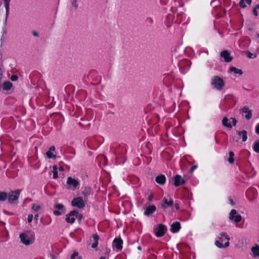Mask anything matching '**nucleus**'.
<instances>
[{
	"label": "nucleus",
	"instance_id": "nucleus-23",
	"mask_svg": "<svg viewBox=\"0 0 259 259\" xmlns=\"http://www.w3.org/2000/svg\"><path fill=\"white\" fill-rule=\"evenodd\" d=\"M156 182L159 184H161V185L164 184L165 182V176L164 175H160V176H157L156 178Z\"/></svg>",
	"mask_w": 259,
	"mask_h": 259
},
{
	"label": "nucleus",
	"instance_id": "nucleus-31",
	"mask_svg": "<svg viewBox=\"0 0 259 259\" xmlns=\"http://www.w3.org/2000/svg\"><path fill=\"white\" fill-rule=\"evenodd\" d=\"M71 259H81V257L79 255L77 252H74L71 256Z\"/></svg>",
	"mask_w": 259,
	"mask_h": 259
},
{
	"label": "nucleus",
	"instance_id": "nucleus-42",
	"mask_svg": "<svg viewBox=\"0 0 259 259\" xmlns=\"http://www.w3.org/2000/svg\"><path fill=\"white\" fill-rule=\"evenodd\" d=\"M252 56L253 55L251 53H249L248 55V57H249V58H252Z\"/></svg>",
	"mask_w": 259,
	"mask_h": 259
},
{
	"label": "nucleus",
	"instance_id": "nucleus-20",
	"mask_svg": "<svg viewBox=\"0 0 259 259\" xmlns=\"http://www.w3.org/2000/svg\"><path fill=\"white\" fill-rule=\"evenodd\" d=\"M229 71L230 73H233L234 75H241L242 71L241 70L235 67H231L230 68Z\"/></svg>",
	"mask_w": 259,
	"mask_h": 259
},
{
	"label": "nucleus",
	"instance_id": "nucleus-30",
	"mask_svg": "<svg viewBox=\"0 0 259 259\" xmlns=\"http://www.w3.org/2000/svg\"><path fill=\"white\" fill-rule=\"evenodd\" d=\"M253 149L257 153H259V141H256L253 143Z\"/></svg>",
	"mask_w": 259,
	"mask_h": 259
},
{
	"label": "nucleus",
	"instance_id": "nucleus-12",
	"mask_svg": "<svg viewBox=\"0 0 259 259\" xmlns=\"http://www.w3.org/2000/svg\"><path fill=\"white\" fill-rule=\"evenodd\" d=\"M185 183L184 179L179 175H177L175 177L174 185L175 186L178 187L181 185H183Z\"/></svg>",
	"mask_w": 259,
	"mask_h": 259
},
{
	"label": "nucleus",
	"instance_id": "nucleus-25",
	"mask_svg": "<svg viewBox=\"0 0 259 259\" xmlns=\"http://www.w3.org/2000/svg\"><path fill=\"white\" fill-rule=\"evenodd\" d=\"M13 87V84L10 81H6L3 83V89L4 90H10Z\"/></svg>",
	"mask_w": 259,
	"mask_h": 259
},
{
	"label": "nucleus",
	"instance_id": "nucleus-47",
	"mask_svg": "<svg viewBox=\"0 0 259 259\" xmlns=\"http://www.w3.org/2000/svg\"><path fill=\"white\" fill-rule=\"evenodd\" d=\"M138 249L139 250H141V247L140 246H139V247H138Z\"/></svg>",
	"mask_w": 259,
	"mask_h": 259
},
{
	"label": "nucleus",
	"instance_id": "nucleus-33",
	"mask_svg": "<svg viewBox=\"0 0 259 259\" xmlns=\"http://www.w3.org/2000/svg\"><path fill=\"white\" fill-rule=\"evenodd\" d=\"M259 9V5H256L253 10V13L255 16L258 15L257 10Z\"/></svg>",
	"mask_w": 259,
	"mask_h": 259
},
{
	"label": "nucleus",
	"instance_id": "nucleus-40",
	"mask_svg": "<svg viewBox=\"0 0 259 259\" xmlns=\"http://www.w3.org/2000/svg\"><path fill=\"white\" fill-rule=\"evenodd\" d=\"M234 156V153L232 151H231L229 152V157H233Z\"/></svg>",
	"mask_w": 259,
	"mask_h": 259
},
{
	"label": "nucleus",
	"instance_id": "nucleus-5",
	"mask_svg": "<svg viewBox=\"0 0 259 259\" xmlns=\"http://www.w3.org/2000/svg\"><path fill=\"white\" fill-rule=\"evenodd\" d=\"M211 84L218 90H221L224 85L223 80L219 76H214L211 79Z\"/></svg>",
	"mask_w": 259,
	"mask_h": 259
},
{
	"label": "nucleus",
	"instance_id": "nucleus-39",
	"mask_svg": "<svg viewBox=\"0 0 259 259\" xmlns=\"http://www.w3.org/2000/svg\"><path fill=\"white\" fill-rule=\"evenodd\" d=\"M197 166L196 165L193 166L191 169V171L192 172L193 171L197 168Z\"/></svg>",
	"mask_w": 259,
	"mask_h": 259
},
{
	"label": "nucleus",
	"instance_id": "nucleus-49",
	"mask_svg": "<svg viewBox=\"0 0 259 259\" xmlns=\"http://www.w3.org/2000/svg\"><path fill=\"white\" fill-rule=\"evenodd\" d=\"M257 36L259 37V33L257 34Z\"/></svg>",
	"mask_w": 259,
	"mask_h": 259
},
{
	"label": "nucleus",
	"instance_id": "nucleus-29",
	"mask_svg": "<svg viewBox=\"0 0 259 259\" xmlns=\"http://www.w3.org/2000/svg\"><path fill=\"white\" fill-rule=\"evenodd\" d=\"M53 178L57 179L58 178V170L57 166H54L53 167Z\"/></svg>",
	"mask_w": 259,
	"mask_h": 259
},
{
	"label": "nucleus",
	"instance_id": "nucleus-9",
	"mask_svg": "<svg viewBox=\"0 0 259 259\" xmlns=\"http://www.w3.org/2000/svg\"><path fill=\"white\" fill-rule=\"evenodd\" d=\"M71 204L73 206L79 208H81L85 206L84 201L80 197L74 198L72 201Z\"/></svg>",
	"mask_w": 259,
	"mask_h": 259
},
{
	"label": "nucleus",
	"instance_id": "nucleus-36",
	"mask_svg": "<svg viewBox=\"0 0 259 259\" xmlns=\"http://www.w3.org/2000/svg\"><path fill=\"white\" fill-rule=\"evenodd\" d=\"M11 79L13 81H16L18 79V76L16 75H12L11 77Z\"/></svg>",
	"mask_w": 259,
	"mask_h": 259
},
{
	"label": "nucleus",
	"instance_id": "nucleus-26",
	"mask_svg": "<svg viewBox=\"0 0 259 259\" xmlns=\"http://www.w3.org/2000/svg\"><path fill=\"white\" fill-rule=\"evenodd\" d=\"M94 243L92 245V247L93 248H96L98 244V241L99 239V236L97 235H94L93 236Z\"/></svg>",
	"mask_w": 259,
	"mask_h": 259
},
{
	"label": "nucleus",
	"instance_id": "nucleus-17",
	"mask_svg": "<svg viewBox=\"0 0 259 259\" xmlns=\"http://www.w3.org/2000/svg\"><path fill=\"white\" fill-rule=\"evenodd\" d=\"M163 201L164 204H161V207L163 208H165L167 206H171L173 204V201L170 198H164Z\"/></svg>",
	"mask_w": 259,
	"mask_h": 259
},
{
	"label": "nucleus",
	"instance_id": "nucleus-15",
	"mask_svg": "<svg viewBox=\"0 0 259 259\" xmlns=\"http://www.w3.org/2000/svg\"><path fill=\"white\" fill-rule=\"evenodd\" d=\"M221 56L223 58L225 61L230 62L232 60V57L230 56V54L226 51H223Z\"/></svg>",
	"mask_w": 259,
	"mask_h": 259
},
{
	"label": "nucleus",
	"instance_id": "nucleus-18",
	"mask_svg": "<svg viewBox=\"0 0 259 259\" xmlns=\"http://www.w3.org/2000/svg\"><path fill=\"white\" fill-rule=\"evenodd\" d=\"M156 210V207L154 205H151L147 207L144 212V214L149 215L153 213Z\"/></svg>",
	"mask_w": 259,
	"mask_h": 259
},
{
	"label": "nucleus",
	"instance_id": "nucleus-46",
	"mask_svg": "<svg viewBox=\"0 0 259 259\" xmlns=\"http://www.w3.org/2000/svg\"><path fill=\"white\" fill-rule=\"evenodd\" d=\"M149 200H150V201H151V200H152V197H149Z\"/></svg>",
	"mask_w": 259,
	"mask_h": 259
},
{
	"label": "nucleus",
	"instance_id": "nucleus-28",
	"mask_svg": "<svg viewBox=\"0 0 259 259\" xmlns=\"http://www.w3.org/2000/svg\"><path fill=\"white\" fill-rule=\"evenodd\" d=\"M8 193H7L4 192H0V201H4L8 199Z\"/></svg>",
	"mask_w": 259,
	"mask_h": 259
},
{
	"label": "nucleus",
	"instance_id": "nucleus-11",
	"mask_svg": "<svg viewBox=\"0 0 259 259\" xmlns=\"http://www.w3.org/2000/svg\"><path fill=\"white\" fill-rule=\"evenodd\" d=\"M238 138V139H242L243 142H245L246 141L247 139V132L245 131H241V132H237ZM234 140L236 142H239V139H234Z\"/></svg>",
	"mask_w": 259,
	"mask_h": 259
},
{
	"label": "nucleus",
	"instance_id": "nucleus-3",
	"mask_svg": "<svg viewBox=\"0 0 259 259\" xmlns=\"http://www.w3.org/2000/svg\"><path fill=\"white\" fill-rule=\"evenodd\" d=\"M82 218L81 214L77 211L73 210L65 216V221L69 224H73L76 220H80Z\"/></svg>",
	"mask_w": 259,
	"mask_h": 259
},
{
	"label": "nucleus",
	"instance_id": "nucleus-8",
	"mask_svg": "<svg viewBox=\"0 0 259 259\" xmlns=\"http://www.w3.org/2000/svg\"><path fill=\"white\" fill-rule=\"evenodd\" d=\"M229 218L235 223H238L241 221L242 217L235 209H232L230 212Z\"/></svg>",
	"mask_w": 259,
	"mask_h": 259
},
{
	"label": "nucleus",
	"instance_id": "nucleus-44",
	"mask_svg": "<svg viewBox=\"0 0 259 259\" xmlns=\"http://www.w3.org/2000/svg\"><path fill=\"white\" fill-rule=\"evenodd\" d=\"M37 218H38V214H36V215H35V217H34V218H35V219L36 220H37Z\"/></svg>",
	"mask_w": 259,
	"mask_h": 259
},
{
	"label": "nucleus",
	"instance_id": "nucleus-24",
	"mask_svg": "<svg viewBox=\"0 0 259 259\" xmlns=\"http://www.w3.org/2000/svg\"><path fill=\"white\" fill-rule=\"evenodd\" d=\"M252 0H241L239 5L241 8H244L247 7V5H250L251 3Z\"/></svg>",
	"mask_w": 259,
	"mask_h": 259
},
{
	"label": "nucleus",
	"instance_id": "nucleus-27",
	"mask_svg": "<svg viewBox=\"0 0 259 259\" xmlns=\"http://www.w3.org/2000/svg\"><path fill=\"white\" fill-rule=\"evenodd\" d=\"M54 208L56 209H58L61 210L62 211L65 212L66 211L65 207L63 204L61 203H57L54 205Z\"/></svg>",
	"mask_w": 259,
	"mask_h": 259
},
{
	"label": "nucleus",
	"instance_id": "nucleus-13",
	"mask_svg": "<svg viewBox=\"0 0 259 259\" xmlns=\"http://www.w3.org/2000/svg\"><path fill=\"white\" fill-rule=\"evenodd\" d=\"M166 231V227L163 225H159L157 231L155 233V235L157 237H161L162 236Z\"/></svg>",
	"mask_w": 259,
	"mask_h": 259
},
{
	"label": "nucleus",
	"instance_id": "nucleus-34",
	"mask_svg": "<svg viewBox=\"0 0 259 259\" xmlns=\"http://www.w3.org/2000/svg\"><path fill=\"white\" fill-rule=\"evenodd\" d=\"M40 207L39 205L37 204H33L32 206V209L35 211H38L40 209Z\"/></svg>",
	"mask_w": 259,
	"mask_h": 259
},
{
	"label": "nucleus",
	"instance_id": "nucleus-37",
	"mask_svg": "<svg viewBox=\"0 0 259 259\" xmlns=\"http://www.w3.org/2000/svg\"><path fill=\"white\" fill-rule=\"evenodd\" d=\"M228 161H229L230 163H233V162H234V158H233V157H229V159H228Z\"/></svg>",
	"mask_w": 259,
	"mask_h": 259
},
{
	"label": "nucleus",
	"instance_id": "nucleus-7",
	"mask_svg": "<svg viewBox=\"0 0 259 259\" xmlns=\"http://www.w3.org/2000/svg\"><path fill=\"white\" fill-rule=\"evenodd\" d=\"M236 123L237 120L234 117L228 118L225 117L222 120L223 125L227 128H231L233 126L236 125Z\"/></svg>",
	"mask_w": 259,
	"mask_h": 259
},
{
	"label": "nucleus",
	"instance_id": "nucleus-45",
	"mask_svg": "<svg viewBox=\"0 0 259 259\" xmlns=\"http://www.w3.org/2000/svg\"><path fill=\"white\" fill-rule=\"evenodd\" d=\"M230 203H231V204H232V205H234V202H233L232 200H230Z\"/></svg>",
	"mask_w": 259,
	"mask_h": 259
},
{
	"label": "nucleus",
	"instance_id": "nucleus-14",
	"mask_svg": "<svg viewBox=\"0 0 259 259\" xmlns=\"http://www.w3.org/2000/svg\"><path fill=\"white\" fill-rule=\"evenodd\" d=\"M79 6V2L78 0H70V7L73 10H76Z\"/></svg>",
	"mask_w": 259,
	"mask_h": 259
},
{
	"label": "nucleus",
	"instance_id": "nucleus-43",
	"mask_svg": "<svg viewBox=\"0 0 259 259\" xmlns=\"http://www.w3.org/2000/svg\"><path fill=\"white\" fill-rule=\"evenodd\" d=\"M175 207L177 209H179V206L178 205V204H175Z\"/></svg>",
	"mask_w": 259,
	"mask_h": 259
},
{
	"label": "nucleus",
	"instance_id": "nucleus-4",
	"mask_svg": "<svg viewBox=\"0 0 259 259\" xmlns=\"http://www.w3.org/2000/svg\"><path fill=\"white\" fill-rule=\"evenodd\" d=\"M66 183L69 188L72 190L78 189L80 186V182L78 180L72 177H68Z\"/></svg>",
	"mask_w": 259,
	"mask_h": 259
},
{
	"label": "nucleus",
	"instance_id": "nucleus-2",
	"mask_svg": "<svg viewBox=\"0 0 259 259\" xmlns=\"http://www.w3.org/2000/svg\"><path fill=\"white\" fill-rule=\"evenodd\" d=\"M21 242L27 246L32 244L35 239L34 234L30 231L24 232L19 235Z\"/></svg>",
	"mask_w": 259,
	"mask_h": 259
},
{
	"label": "nucleus",
	"instance_id": "nucleus-35",
	"mask_svg": "<svg viewBox=\"0 0 259 259\" xmlns=\"http://www.w3.org/2000/svg\"><path fill=\"white\" fill-rule=\"evenodd\" d=\"M33 219V215L32 214H30L28 215L27 221L28 224H30Z\"/></svg>",
	"mask_w": 259,
	"mask_h": 259
},
{
	"label": "nucleus",
	"instance_id": "nucleus-22",
	"mask_svg": "<svg viewBox=\"0 0 259 259\" xmlns=\"http://www.w3.org/2000/svg\"><path fill=\"white\" fill-rule=\"evenodd\" d=\"M55 149V148L54 147H52L50 148V150L46 153L48 158L53 159H55L56 158V155L53 153Z\"/></svg>",
	"mask_w": 259,
	"mask_h": 259
},
{
	"label": "nucleus",
	"instance_id": "nucleus-21",
	"mask_svg": "<svg viewBox=\"0 0 259 259\" xmlns=\"http://www.w3.org/2000/svg\"><path fill=\"white\" fill-rule=\"evenodd\" d=\"M180 229V224L179 222H175L171 226L170 230L173 233L177 232Z\"/></svg>",
	"mask_w": 259,
	"mask_h": 259
},
{
	"label": "nucleus",
	"instance_id": "nucleus-38",
	"mask_svg": "<svg viewBox=\"0 0 259 259\" xmlns=\"http://www.w3.org/2000/svg\"><path fill=\"white\" fill-rule=\"evenodd\" d=\"M256 132L259 134V123L257 124L256 126Z\"/></svg>",
	"mask_w": 259,
	"mask_h": 259
},
{
	"label": "nucleus",
	"instance_id": "nucleus-16",
	"mask_svg": "<svg viewBox=\"0 0 259 259\" xmlns=\"http://www.w3.org/2000/svg\"><path fill=\"white\" fill-rule=\"evenodd\" d=\"M242 112L245 114V118L247 120L250 119L252 117L251 111L246 107H244L242 109Z\"/></svg>",
	"mask_w": 259,
	"mask_h": 259
},
{
	"label": "nucleus",
	"instance_id": "nucleus-19",
	"mask_svg": "<svg viewBox=\"0 0 259 259\" xmlns=\"http://www.w3.org/2000/svg\"><path fill=\"white\" fill-rule=\"evenodd\" d=\"M251 255L253 257L259 256V246L255 245L251 248Z\"/></svg>",
	"mask_w": 259,
	"mask_h": 259
},
{
	"label": "nucleus",
	"instance_id": "nucleus-32",
	"mask_svg": "<svg viewBox=\"0 0 259 259\" xmlns=\"http://www.w3.org/2000/svg\"><path fill=\"white\" fill-rule=\"evenodd\" d=\"M64 213H65V212H63V211H62L61 210L56 209H55L53 210V213L56 216L61 215L62 214H64Z\"/></svg>",
	"mask_w": 259,
	"mask_h": 259
},
{
	"label": "nucleus",
	"instance_id": "nucleus-6",
	"mask_svg": "<svg viewBox=\"0 0 259 259\" xmlns=\"http://www.w3.org/2000/svg\"><path fill=\"white\" fill-rule=\"evenodd\" d=\"M20 191H13L8 193V200L10 203H15L19 199Z\"/></svg>",
	"mask_w": 259,
	"mask_h": 259
},
{
	"label": "nucleus",
	"instance_id": "nucleus-1",
	"mask_svg": "<svg viewBox=\"0 0 259 259\" xmlns=\"http://www.w3.org/2000/svg\"><path fill=\"white\" fill-rule=\"evenodd\" d=\"M230 238L225 232L221 233L218 237V239L214 242L215 245L219 248H222L229 246Z\"/></svg>",
	"mask_w": 259,
	"mask_h": 259
},
{
	"label": "nucleus",
	"instance_id": "nucleus-48",
	"mask_svg": "<svg viewBox=\"0 0 259 259\" xmlns=\"http://www.w3.org/2000/svg\"><path fill=\"white\" fill-rule=\"evenodd\" d=\"M100 259H105V257H101Z\"/></svg>",
	"mask_w": 259,
	"mask_h": 259
},
{
	"label": "nucleus",
	"instance_id": "nucleus-41",
	"mask_svg": "<svg viewBox=\"0 0 259 259\" xmlns=\"http://www.w3.org/2000/svg\"><path fill=\"white\" fill-rule=\"evenodd\" d=\"M58 170H59L60 171H62L64 170V168L62 166H60L59 168H58Z\"/></svg>",
	"mask_w": 259,
	"mask_h": 259
},
{
	"label": "nucleus",
	"instance_id": "nucleus-10",
	"mask_svg": "<svg viewBox=\"0 0 259 259\" xmlns=\"http://www.w3.org/2000/svg\"><path fill=\"white\" fill-rule=\"evenodd\" d=\"M113 246L117 251H120L122 248V240L120 238H116L113 242Z\"/></svg>",
	"mask_w": 259,
	"mask_h": 259
}]
</instances>
